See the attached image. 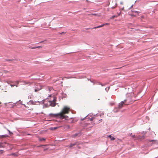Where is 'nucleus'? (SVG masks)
Segmentation results:
<instances>
[{
    "instance_id": "obj_1",
    "label": "nucleus",
    "mask_w": 158,
    "mask_h": 158,
    "mask_svg": "<svg viewBox=\"0 0 158 158\" xmlns=\"http://www.w3.org/2000/svg\"><path fill=\"white\" fill-rule=\"evenodd\" d=\"M70 110V109L69 107L65 106L63 108L61 112L60 113L57 114H49V116L52 117H57L58 116L59 117L60 119H62L65 118L67 119V118H68V116L65 115H64L66 114H68Z\"/></svg>"
},
{
    "instance_id": "obj_2",
    "label": "nucleus",
    "mask_w": 158,
    "mask_h": 158,
    "mask_svg": "<svg viewBox=\"0 0 158 158\" xmlns=\"http://www.w3.org/2000/svg\"><path fill=\"white\" fill-rule=\"evenodd\" d=\"M35 85L36 86L34 87L35 92H37L41 89L42 87L40 84H36Z\"/></svg>"
},
{
    "instance_id": "obj_3",
    "label": "nucleus",
    "mask_w": 158,
    "mask_h": 158,
    "mask_svg": "<svg viewBox=\"0 0 158 158\" xmlns=\"http://www.w3.org/2000/svg\"><path fill=\"white\" fill-rule=\"evenodd\" d=\"M56 98H54V99L52 101L49 102L50 105L52 106H55L56 105Z\"/></svg>"
},
{
    "instance_id": "obj_4",
    "label": "nucleus",
    "mask_w": 158,
    "mask_h": 158,
    "mask_svg": "<svg viewBox=\"0 0 158 158\" xmlns=\"http://www.w3.org/2000/svg\"><path fill=\"white\" fill-rule=\"evenodd\" d=\"M133 12V14L131 15L132 16H136L137 15H138L139 12L138 11L135 10H132Z\"/></svg>"
},
{
    "instance_id": "obj_5",
    "label": "nucleus",
    "mask_w": 158,
    "mask_h": 158,
    "mask_svg": "<svg viewBox=\"0 0 158 158\" xmlns=\"http://www.w3.org/2000/svg\"><path fill=\"white\" fill-rule=\"evenodd\" d=\"M130 7L129 6L128 7L127 5H125V7H123L121 9L122 10L126 11L130 9Z\"/></svg>"
},
{
    "instance_id": "obj_6",
    "label": "nucleus",
    "mask_w": 158,
    "mask_h": 158,
    "mask_svg": "<svg viewBox=\"0 0 158 158\" xmlns=\"http://www.w3.org/2000/svg\"><path fill=\"white\" fill-rule=\"evenodd\" d=\"M127 101V100H125L123 101H122L121 102V103H120L118 105V108L119 109L121 108L123 106V105L126 102V101Z\"/></svg>"
},
{
    "instance_id": "obj_7",
    "label": "nucleus",
    "mask_w": 158,
    "mask_h": 158,
    "mask_svg": "<svg viewBox=\"0 0 158 158\" xmlns=\"http://www.w3.org/2000/svg\"><path fill=\"white\" fill-rule=\"evenodd\" d=\"M40 102H41V101H40V102L39 101H31L30 102V103H31L33 105H36V104H40Z\"/></svg>"
},
{
    "instance_id": "obj_8",
    "label": "nucleus",
    "mask_w": 158,
    "mask_h": 158,
    "mask_svg": "<svg viewBox=\"0 0 158 158\" xmlns=\"http://www.w3.org/2000/svg\"><path fill=\"white\" fill-rule=\"evenodd\" d=\"M89 15L90 16H92V15H94L95 16H97L98 17H100L101 16V14H89Z\"/></svg>"
},
{
    "instance_id": "obj_9",
    "label": "nucleus",
    "mask_w": 158,
    "mask_h": 158,
    "mask_svg": "<svg viewBox=\"0 0 158 158\" xmlns=\"http://www.w3.org/2000/svg\"><path fill=\"white\" fill-rule=\"evenodd\" d=\"M22 82L23 83V85H31L32 84V82H31L28 81H23Z\"/></svg>"
},
{
    "instance_id": "obj_10",
    "label": "nucleus",
    "mask_w": 158,
    "mask_h": 158,
    "mask_svg": "<svg viewBox=\"0 0 158 158\" xmlns=\"http://www.w3.org/2000/svg\"><path fill=\"white\" fill-rule=\"evenodd\" d=\"M149 142H152V144H158V141L156 140H149Z\"/></svg>"
},
{
    "instance_id": "obj_11",
    "label": "nucleus",
    "mask_w": 158,
    "mask_h": 158,
    "mask_svg": "<svg viewBox=\"0 0 158 158\" xmlns=\"http://www.w3.org/2000/svg\"><path fill=\"white\" fill-rule=\"evenodd\" d=\"M76 145V143H71L70 145L67 146L69 148H71L73 146H74L75 145Z\"/></svg>"
},
{
    "instance_id": "obj_12",
    "label": "nucleus",
    "mask_w": 158,
    "mask_h": 158,
    "mask_svg": "<svg viewBox=\"0 0 158 158\" xmlns=\"http://www.w3.org/2000/svg\"><path fill=\"white\" fill-rule=\"evenodd\" d=\"M105 25V24H102L99 26H98V27H94V29H96V28H99L100 27H103V26H104Z\"/></svg>"
},
{
    "instance_id": "obj_13",
    "label": "nucleus",
    "mask_w": 158,
    "mask_h": 158,
    "mask_svg": "<svg viewBox=\"0 0 158 158\" xmlns=\"http://www.w3.org/2000/svg\"><path fill=\"white\" fill-rule=\"evenodd\" d=\"M108 137H109L111 140H114L115 139V138L114 137H112L111 135H109L108 136Z\"/></svg>"
},
{
    "instance_id": "obj_14",
    "label": "nucleus",
    "mask_w": 158,
    "mask_h": 158,
    "mask_svg": "<svg viewBox=\"0 0 158 158\" xmlns=\"http://www.w3.org/2000/svg\"><path fill=\"white\" fill-rule=\"evenodd\" d=\"M70 128V126L68 125L64 126V128L66 129H69Z\"/></svg>"
},
{
    "instance_id": "obj_15",
    "label": "nucleus",
    "mask_w": 158,
    "mask_h": 158,
    "mask_svg": "<svg viewBox=\"0 0 158 158\" xmlns=\"http://www.w3.org/2000/svg\"><path fill=\"white\" fill-rule=\"evenodd\" d=\"M8 136L7 135H0V138H4V137H7Z\"/></svg>"
},
{
    "instance_id": "obj_16",
    "label": "nucleus",
    "mask_w": 158,
    "mask_h": 158,
    "mask_svg": "<svg viewBox=\"0 0 158 158\" xmlns=\"http://www.w3.org/2000/svg\"><path fill=\"white\" fill-rule=\"evenodd\" d=\"M78 133H76L74 135H73L72 136V137H74V138H75V137L76 136H77L78 135Z\"/></svg>"
},
{
    "instance_id": "obj_17",
    "label": "nucleus",
    "mask_w": 158,
    "mask_h": 158,
    "mask_svg": "<svg viewBox=\"0 0 158 158\" xmlns=\"http://www.w3.org/2000/svg\"><path fill=\"white\" fill-rule=\"evenodd\" d=\"M57 127H51L50 128L51 130H55L57 129Z\"/></svg>"
},
{
    "instance_id": "obj_18",
    "label": "nucleus",
    "mask_w": 158,
    "mask_h": 158,
    "mask_svg": "<svg viewBox=\"0 0 158 158\" xmlns=\"http://www.w3.org/2000/svg\"><path fill=\"white\" fill-rule=\"evenodd\" d=\"M39 140L40 141H44L45 140V139L44 138H39Z\"/></svg>"
},
{
    "instance_id": "obj_19",
    "label": "nucleus",
    "mask_w": 158,
    "mask_h": 158,
    "mask_svg": "<svg viewBox=\"0 0 158 158\" xmlns=\"http://www.w3.org/2000/svg\"><path fill=\"white\" fill-rule=\"evenodd\" d=\"M42 47V46H38V47H33V48H32V49H35L36 48H41Z\"/></svg>"
},
{
    "instance_id": "obj_20",
    "label": "nucleus",
    "mask_w": 158,
    "mask_h": 158,
    "mask_svg": "<svg viewBox=\"0 0 158 158\" xmlns=\"http://www.w3.org/2000/svg\"><path fill=\"white\" fill-rule=\"evenodd\" d=\"M48 90L49 91H51V90H52L53 89V88L52 87H48Z\"/></svg>"
},
{
    "instance_id": "obj_21",
    "label": "nucleus",
    "mask_w": 158,
    "mask_h": 158,
    "mask_svg": "<svg viewBox=\"0 0 158 158\" xmlns=\"http://www.w3.org/2000/svg\"><path fill=\"white\" fill-rule=\"evenodd\" d=\"M118 17V16L117 15H113L111 18V19H113L115 17Z\"/></svg>"
},
{
    "instance_id": "obj_22",
    "label": "nucleus",
    "mask_w": 158,
    "mask_h": 158,
    "mask_svg": "<svg viewBox=\"0 0 158 158\" xmlns=\"http://www.w3.org/2000/svg\"><path fill=\"white\" fill-rule=\"evenodd\" d=\"M95 118V117L94 116V117H92L90 119V121H92L93 120V119H94Z\"/></svg>"
},
{
    "instance_id": "obj_23",
    "label": "nucleus",
    "mask_w": 158,
    "mask_h": 158,
    "mask_svg": "<svg viewBox=\"0 0 158 158\" xmlns=\"http://www.w3.org/2000/svg\"><path fill=\"white\" fill-rule=\"evenodd\" d=\"M4 147V146L3 145L2 143H0V148H3Z\"/></svg>"
},
{
    "instance_id": "obj_24",
    "label": "nucleus",
    "mask_w": 158,
    "mask_h": 158,
    "mask_svg": "<svg viewBox=\"0 0 158 158\" xmlns=\"http://www.w3.org/2000/svg\"><path fill=\"white\" fill-rule=\"evenodd\" d=\"M3 150H0V154L3 153Z\"/></svg>"
},
{
    "instance_id": "obj_25",
    "label": "nucleus",
    "mask_w": 158,
    "mask_h": 158,
    "mask_svg": "<svg viewBox=\"0 0 158 158\" xmlns=\"http://www.w3.org/2000/svg\"><path fill=\"white\" fill-rule=\"evenodd\" d=\"M10 85L11 86V87H13L15 86L14 85H12V84H10Z\"/></svg>"
},
{
    "instance_id": "obj_26",
    "label": "nucleus",
    "mask_w": 158,
    "mask_h": 158,
    "mask_svg": "<svg viewBox=\"0 0 158 158\" xmlns=\"http://www.w3.org/2000/svg\"><path fill=\"white\" fill-rule=\"evenodd\" d=\"M105 24V25H109V23H106L105 24Z\"/></svg>"
},
{
    "instance_id": "obj_27",
    "label": "nucleus",
    "mask_w": 158,
    "mask_h": 158,
    "mask_svg": "<svg viewBox=\"0 0 158 158\" xmlns=\"http://www.w3.org/2000/svg\"><path fill=\"white\" fill-rule=\"evenodd\" d=\"M120 4L121 5H123V2H120Z\"/></svg>"
},
{
    "instance_id": "obj_28",
    "label": "nucleus",
    "mask_w": 158,
    "mask_h": 158,
    "mask_svg": "<svg viewBox=\"0 0 158 158\" xmlns=\"http://www.w3.org/2000/svg\"><path fill=\"white\" fill-rule=\"evenodd\" d=\"M121 14V12H120L118 14V15H117V16H119Z\"/></svg>"
},
{
    "instance_id": "obj_29",
    "label": "nucleus",
    "mask_w": 158,
    "mask_h": 158,
    "mask_svg": "<svg viewBox=\"0 0 158 158\" xmlns=\"http://www.w3.org/2000/svg\"><path fill=\"white\" fill-rule=\"evenodd\" d=\"M132 137L133 138H135V135H132Z\"/></svg>"
},
{
    "instance_id": "obj_30",
    "label": "nucleus",
    "mask_w": 158,
    "mask_h": 158,
    "mask_svg": "<svg viewBox=\"0 0 158 158\" xmlns=\"http://www.w3.org/2000/svg\"><path fill=\"white\" fill-rule=\"evenodd\" d=\"M17 84H18L19 83V81H17Z\"/></svg>"
},
{
    "instance_id": "obj_31",
    "label": "nucleus",
    "mask_w": 158,
    "mask_h": 158,
    "mask_svg": "<svg viewBox=\"0 0 158 158\" xmlns=\"http://www.w3.org/2000/svg\"><path fill=\"white\" fill-rule=\"evenodd\" d=\"M8 131L10 133H11L10 131L9 130H8Z\"/></svg>"
},
{
    "instance_id": "obj_32",
    "label": "nucleus",
    "mask_w": 158,
    "mask_h": 158,
    "mask_svg": "<svg viewBox=\"0 0 158 158\" xmlns=\"http://www.w3.org/2000/svg\"><path fill=\"white\" fill-rule=\"evenodd\" d=\"M102 119H100L99 120V121H102Z\"/></svg>"
},
{
    "instance_id": "obj_33",
    "label": "nucleus",
    "mask_w": 158,
    "mask_h": 158,
    "mask_svg": "<svg viewBox=\"0 0 158 158\" xmlns=\"http://www.w3.org/2000/svg\"><path fill=\"white\" fill-rule=\"evenodd\" d=\"M43 42V41H41V42H40V43H42V42Z\"/></svg>"
},
{
    "instance_id": "obj_34",
    "label": "nucleus",
    "mask_w": 158,
    "mask_h": 158,
    "mask_svg": "<svg viewBox=\"0 0 158 158\" xmlns=\"http://www.w3.org/2000/svg\"><path fill=\"white\" fill-rule=\"evenodd\" d=\"M16 87H18V85H16Z\"/></svg>"
},
{
    "instance_id": "obj_35",
    "label": "nucleus",
    "mask_w": 158,
    "mask_h": 158,
    "mask_svg": "<svg viewBox=\"0 0 158 158\" xmlns=\"http://www.w3.org/2000/svg\"><path fill=\"white\" fill-rule=\"evenodd\" d=\"M63 33H64V32H62L61 33L63 34Z\"/></svg>"
}]
</instances>
